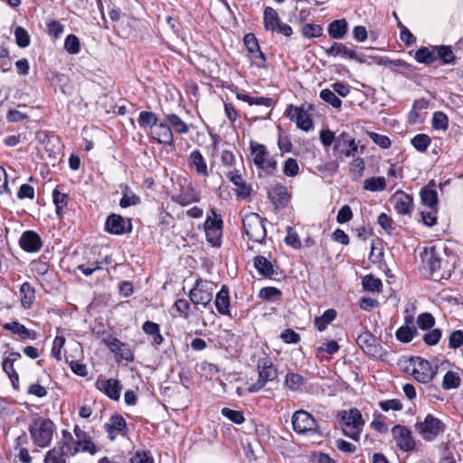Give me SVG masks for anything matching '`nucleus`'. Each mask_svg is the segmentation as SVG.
Wrapping results in <instances>:
<instances>
[{
	"mask_svg": "<svg viewBox=\"0 0 463 463\" xmlns=\"http://www.w3.org/2000/svg\"><path fill=\"white\" fill-rule=\"evenodd\" d=\"M271 203H288L291 199L288 189L282 184H276L268 192Z\"/></svg>",
	"mask_w": 463,
	"mask_h": 463,
	"instance_id": "nucleus-23",
	"label": "nucleus"
},
{
	"mask_svg": "<svg viewBox=\"0 0 463 463\" xmlns=\"http://www.w3.org/2000/svg\"><path fill=\"white\" fill-rule=\"evenodd\" d=\"M15 43L20 48H26L30 45V35L27 31L22 27L17 26L14 29Z\"/></svg>",
	"mask_w": 463,
	"mask_h": 463,
	"instance_id": "nucleus-44",
	"label": "nucleus"
},
{
	"mask_svg": "<svg viewBox=\"0 0 463 463\" xmlns=\"http://www.w3.org/2000/svg\"><path fill=\"white\" fill-rule=\"evenodd\" d=\"M415 329L409 326H402L396 332V337L398 340L408 343L413 339Z\"/></svg>",
	"mask_w": 463,
	"mask_h": 463,
	"instance_id": "nucleus-57",
	"label": "nucleus"
},
{
	"mask_svg": "<svg viewBox=\"0 0 463 463\" xmlns=\"http://www.w3.org/2000/svg\"><path fill=\"white\" fill-rule=\"evenodd\" d=\"M460 384V378L458 373L449 371L444 375L442 387L446 390L458 388Z\"/></svg>",
	"mask_w": 463,
	"mask_h": 463,
	"instance_id": "nucleus-45",
	"label": "nucleus"
},
{
	"mask_svg": "<svg viewBox=\"0 0 463 463\" xmlns=\"http://www.w3.org/2000/svg\"><path fill=\"white\" fill-rule=\"evenodd\" d=\"M126 427V421L122 416L111 417L109 421L104 425L106 431L109 433V439H114L116 435L123 430Z\"/></svg>",
	"mask_w": 463,
	"mask_h": 463,
	"instance_id": "nucleus-25",
	"label": "nucleus"
},
{
	"mask_svg": "<svg viewBox=\"0 0 463 463\" xmlns=\"http://www.w3.org/2000/svg\"><path fill=\"white\" fill-rule=\"evenodd\" d=\"M331 90L337 93L339 96L345 98L350 93V87L348 84L342 81H336L331 84Z\"/></svg>",
	"mask_w": 463,
	"mask_h": 463,
	"instance_id": "nucleus-63",
	"label": "nucleus"
},
{
	"mask_svg": "<svg viewBox=\"0 0 463 463\" xmlns=\"http://www.w3.org/2000/svg\"><path fill=\"white\" fill-rule=\"evenodd\" d=\"M437 60L441 61L444 65H454L456 63V55L450 45H434L433 46Z\"/></svg>",
	"mask_w": 463,
	"mask_h": 463,
	"instance_id": "nucleus-20",
	"label": "nucleus"
},
{
	"mask_svg": "<svg viewBox=\"0 0 463 463\" xmlns=\"http://www.w3.org/2000/svg\"><path fill=\"white\" fill-rule=\"evenodd\" d=\"M64 49L71 54H77L80 50L79 38L74 34H69L64 41Z\"/></svg>",
	"mask_w": 463,
	"mask_h": 463,
	"instance_id": "nucleus-46",
	"label": "nucleus"
},
{
	"mask_svg": "<svg viewBox=\"0 0 463 463\" xmlns=\"http://www.w3.org/2000/svg\"><path fill=\"white\" fill-rule=\"evenodd\" d=\"M222 414L236 424H241L244 421L243 413L240 411H233L229 408H223L222 410Z\"/></svg>",
	"mask_w": 463,
	"mask_h": 463,
	"instance_id": "nucleus-55",
	"label": "nucleus"
},
{
	"mask_svg": "<svg viewBox=\"0 0 463 463\" xmlns=\"http://www.w3.org/2000/svg\"><path fill=\"white\" fill-rule=\"evenodd\" d=\"M364 188L371 192H380L386 188V181L384 177H370L364 180Z\"/></svg>",
	"mask_w": 463,
	"mask_h": 463,
	"instance_id": "nucleus-35",
	"label": "nucleus"
},
{
	"mask_svg": "<svg viewBox=\"0 0 463 463\" xmlns=\"http://www.w3.org/2000/svg\"><path fill=\"white\" fill-rule=\"evenodd\" d=\"M107 231L113 234H121L125 232V222L120 215L111 214L106 222Z\"/></svg>",
	"mask_w": 463,
	"mask_h": 463,
	"instance_id": "nucleus-28",
	"label": "nucleus"
},
{
	"mask_svg": "<svg viewBox=\"0 0 463 463\" xmlns=\"http://www.w3.org/2000/svg\"><path fill=\"white\" fill-rule=\"evenodd\" d=\"M323 33V28L319 24H306L302 27V34L306 38H317Z\"/></svg>",
	"mask_w": 463,
	"mask_h": 463,
	"instance_id": "nucleus-47",
	"label": "nucleus"
},
{
	"mask_svg": "<svg viewBox=\"0 0 463 463\" xmlns=\"http://www.w3.org/2000/svg\"><path fill=\"white\" fill-rule=\"evenodd\" d=\"M280 19L279 17V14L275 9L272 7H266L264 10V17H263V24L264 27L267 31L274 32L275 28L279 25L280 23Z\"/></svg>",
	"mask_w": 463,
	"mask_h": 463,
	"instance_id": "nucleus-29",
	"label": "nucleus"
},
{
	"mask_svg": "<svg viewBox=\"0 0 463 463\" xmlns=\"http://www.w3.org/2000/svg\"><path fill=\"white\" fill-rule=\"evenodd\" d=\"M348 24L345 19L334 20L328 24L327 32L332 39H343L347 33Z\"/></svg>",
	"mask_w": 463,
	"mask_h": 463,
	"instance_id": "nucleus-22",
	"label": "nucleus"
},
{
	"mask_svg": "<svg viewBox=\"0 0 463 463\" xmlns=\"http://www.w3.org/2000/svg\"><path fill=\"white\" fill-rule=\"evenodd\" d=\"M153 458L145 451H137L130 459V463H153Z\"/></svg>",
	"mask_w": 463,
	"mask_h": 463,
	"instance_id": "nucleus-64",
	"label": "nucleus"
},
{
	"mask_svg": "<svg viewBox=\"0 0 463 463\" xmlns=\"http://www.w3.org/2000/svg\"><path fill=\"white\" fill-rule=\"evenodd\" d=\"M365 164L363 158H354L350 165V173L354 178H360L364 171Z\"/></svg>",
	"mask_w": 463,
	"mask_h": 463,
	"instance_id": "nucleus-52",
	"label": "nucleus"
},
{
	"mask_svg": "<svg viewBox=\"0 0 463 463\" xmlns=\"http://www.w3.org/2000/svg\"><path fill=\"white\" fill-rule=\"evenodd\" d=\"M369 137L379 146L381 148L386 149L389 148L392 145L391 139L385 136L381 135L375 132H368Z\"/></svg>",
	"mask_w": 463,
	"mask_h": 463,
	"instance_id": "nucleus-53",
	"label": "nucleus"
},
{
	"mask_svg": "<svg viewBox=\"0 0 463 463\" xmlns=\"http://www.w3.org/2000/svg\"><path fill=\"white\" fill-rule=\"evenodd\" d=\"M156 128L152 134L153 138L157 143L169 146L174 145V134L165 118Z\"/></svg>",
	"mask_w": 463,
	"mask_h": 463,
	"instance_id": "nucleus-18",
	"label": "nucleus"
},
{
	"mask_svg": "<svg viewBox=\"0 0 463 463\" xmlns=\"http://www.w3.org/2000/svg\"><path fill=\"white\" fill-rule=\"evenodd\" d=\"M435 319L430 313H422L417 317V324L422 330L431 328L434 326Z\"/></svg>",
	"mask_w": 463,
	"mask_h": 463,
	"instance_id": "nucleus-54",
	"label": "nucleus"
},
{
	"mask_svg": "<svg viewBox=\"0 0 463 463\" xmlns=\"http://www.w3.org/2000/svg\"><path fill=\"white\" fill-rule=\"evenodd\" d=\"M251 55V65L257 68L262 69L266 67V56L260 51L257 49L256 52H250Z\"/></svg>",
	"mask_w": 463,
	"mask_h": 463,
	"instance_id": "nucleus-60",
	"label": "nucleus"
},
{
	"mask_svg": "<svg viewBox=\"0 0 463 463\" xmlns=\"http://www.w3.org/2000/svg\"><path fill=\"white\" fill-rule=\"evenodd\" d=\"M204 230L207 241L214 247L221 245V237L222 232V220L214 211L207 216Z\"/></svg>",
	"mask_w": 463,
	"mask_h": 463,
	"instance_id": "nucleus-10",
	"label": "nucleus"
},
{
	"mask_svg": "<svg viewBox=\"0 0 463 463\" xmlns=\"http://www.w3.org/2000/svg\"><path fill=\"white\" fill-rule=\"evenodd\" d=\"M17 198L20 200H33L34 198V188L28 184H23L17 191Z\"/></svg>",
	"mask_w": 463,
	"mask_h": 463,
	"instance_id": "nucleus-58",
	"label": "nucleus"
},
{
	"mask_svg": "<svg viewBox=\"0 0 463 463\" xmlns=\"http://www.w3.org/2000/svg\"><path fill=\"white\" fill-rule=\"evenodd\" d=\"M421 269L433 280L443 279L441 252L436 247L425 248L420 253Z\"/></svg>",
	"mask_w": 463,
	"mask_h": 463,
	"instance_id": "nucleus-2",
	"label": "nucleus"
},
{
	"mask_svg": "<svg viewBox=\"0 0 463 463\" xmlns=\"http://www.w3.org/2000/svg\"><path fill=\"white\" fill-rule=\"evenodd\" d=\"M319 97L322 100L330 104L335 109H340L342 107V100L336 97L335 93L331 89L322 90Z\"/></svg>",
	"mask_w": 463,
	"mask_h": 463,
	"instance_id": "nucleus-39",
	"label": "nucleus"
},
{
	"mask_svg": "<svg viewBox=\"0 0 463 463\" xmlns=\"http://www.w3.org/2000/svg\"><path fill=\"white\" fill-rule=\"evenodd\" d=\"M215 307L218 312L222 315H228L230 312L229 290L225 286H223L222 289L216 294Z\"/></svg>",
	"mask_w": 463,
	"mask_h": 463,
	"instance_id": "nucleus-26",
	"label": "nucleus"
},
{
	"mask_svg": "<svg viewBox=\"0 0 463 463\" xmlns=\"http://www.w3.org/2000/svg\"><path fill=\"white\" fill-rule=\"evenodd\" d=\"M434 181H430L425 187L420 190L421 203H438V193L435 189Z\"/></svg>",
	"mask_w": 463,
	"mask_h": 463,
	"instance_id": "nucleus-34",
	"label": "nucleus"
},
{
	"mask_svg": "<svg viewBox=\"0 0 463 463\" xmlns=\"http://www.w3.org/2000/svg\"><path fill=\"white\" fill-rule=\"evenodd\" d=\"M422 222L427 226H433L437 221L436 204H423L420 211Z\"/></svg>",
	"mask_w": 463,
	"mask_h": 463,
	"instance_id": "nucleus-32",
	"label": "nucleus"
},
{
	"mask_svg": "<svg viewBox=\"0 0 463 463\" xmlns=\"http://www.w3.org/2000/svg\"><path fill=\"white\" fill-rule=\"evenodd\" d=\"M250 149L253 155V162L256 165V166L262 165L263 160H265L268 154L266 146L262 144L251 141Z\"/></svg>",
	"mask_w": 463,
	"mask_h": 463,
	"instance_id": "nucleus-37",
	"label": "nucleus"
},
{
	"mask_svg": "<svg viewBox=\"0 0 463 463\" xmlns=\"http://www.w3.org/2000/svg\"><path fill=\"white\" fill-rule=\"evenodd\" d=\"M67 453L59 445L46 453L44 463H66Z\"/></svg>",
	"mask_w": 463,
	"mask_h": 463,
	"instance_id": "nucleus-33",
	"label": "nucleus"
},
{
	"mask_svg": "<svg viewBox=\"0 0 463 463\" xmlns=\"http://www.w3.org/2000/svg\"><path fill=\"white\" fill-rule=\"evenodd\" d=\"M363 286L366 290L380 292L383 288L382 280L373 275H366L363 279Z\"/></svg>",
	"mask_w": 463,
	"mask_h": 463,
	"instance_id": "nucleus-43",
	"label": "nucleus"
},
{
	"mask_svg": "<svg viewBox=\"0 0 463 463\" xmlns=\"http://www.w3.org/2000/svg\"><path fill=\"white\" fill-rule=\"evenodd\" d=\"M137 122L141 128H153L157 126L158 118L154 112L141 111Z\"/></svg>",
	"mask_w": 463,
	"mask_h": 463,
	"instance_id": "nucleus-38",
	"label": "nucleus"
},
{
	"mask_svg": "<svg viewBox=\"0 0 463 463\" xmlns=\"http://www.w3.org/2000/svg\"><path fill=\"white\" fill-rule=\"evenodd\" d=\"M326 53L327 56H341L344 58L354 60L360 63H364L367 61L365 54L357 52L355 50L350 49L341 43H334L329 48L326 49Z\"/></svg>",
	"mask_w": 463,
	"mask_h": 463,
	"instance_id": "nucleus-14",
	"label": "nucleus"
},
{
	"mask_svg": "<svg viewBox=\"0 0 463 463\" xmlns=\"http://www.w3.org/2000/svg\"><path fill=\"white\" fill-rule=\"evenodd\" d=\"M96 387L112 400H118L120 397L121 388L115 379L99 378L96 382Z\"/></svg>",
	"mask_w": 463,
	"mask_h": 463,
	"instance_id": "nucleus-16",
	"label": "nucleus"
},
{
	"mask_svg": "<svg viewBox=\"0 0 463 463\" xmlns=\"http://www.w3.org/2000/svg\"><path fill=\"white\" fill-rule=\"evenodd\" d=\"M20 357V354L12 353L10 357H7L3 362V369L8 374L13 386L15 388V383L18 382V373L14 368V362Z\"/></svg>",
	"mask_w": 463,
	"mask_h": 463,
	"instance_id": "nucleus-31",
	"label": "nucleus"
},
{
	"mask_svg": "<svg viewBox=\"0 0 463 463\" xmlns=\"http://www.w3.org/2000/svg\"><path fill=\"white\" fill-rule=\"evenodd\" d=\"M243 42L250 53L256 52L257 49L260 48L259 42L253 33H247L243 38Z\"/></svg>",
	"mask_w": 463,
	"mask_h": 463,
	"instance_id": "nucleus-62",
	"label": "nucleus"
},
{
	"mask_svg": "<svg viewBox=\"0 0 463 463\" xmlns=\"http://www.w3.org/2000/svg\"><path fill=\"white\" fill-rule=\"evenodd\" d=\"M298 164L295 158H288L283 165V173L288 177H294L298 174Z\"/></svg>",
	"mask_w": 463,
	"mask_h": 463,
	"instance_id": "nucleus-51",
	"label": "nucleus"
},
{
	"mask_svg": "<svg viewBox=\"0 0 463 463\" xmlns=\"http://www.w3.org/2000/svg\"><path fill=\"white\" fill-rule=\"evenodd\" d=\"M243 228L248 238L256 242H262L266 238V228L262 218L254 213L246 214L242 220Z\"/></svg>",
	"mask_w": 463,
	"mask_h": 463,
	"instance_id": "nucleus-6",
	"label": "nucleus"
},
{
	"mask_svg": "<svg viewBox=\"0 0 463 463\" xmlns=\"http://www.w3.org/2000/svg\"><path fill=\"white\" fill-rule=\"evenodd\" d=\"M287 232L288 234L285 238L286 243L294 249H299L301 247V241L298 235L293 232L292 228L289 226L287 227Z\"/></svg>",
	"mask_w": 463,
	"mask_h": 463,
	"instance_id": "nucleus-61",
	"label": "nucleus"
},
{
	"mask_svg": "<svg viewBox=\"0 0 463 463\" xmlns=\"http://www.w3.org/2000/svg\"><path fill=\"white\" fill-rule=\"evenodd\" d=\"M358 150L355 140L346 133H341L335 139V151L343 156L348 157L354 156Z\"/></svg>",
	"mask_w": 463,
	"mask_h": 463,
	"instance_id": "nucleus-15",
	"label": "nucleus"
},
{
	"mask_svg": "<svg viewBox=\"0 0 463 463\" xmlns=\"http://www.w3.org/2000/svg\"><path fill=\"white\" fill-rule=\"evenodd\" d=\"M254 265L258 271L265 277H271L274 273L273 265L263 256L256 257Z\"/></svg>",
	"mask_w": 463,
	"mask_h": 463,
	"instance_id": "nucleus-36",
	"label": "nucleus"
},
{
	"mask_svg": "<svg viewBox=\"0 0 463 463\" xmlns=\"http://www.w3.org/2000/svg\"><path fill=\"white\" fill-rule=\"evenodd\" d=\"M191 167L194 168L196 173L202 176L208 175V167L202 153L199 150H194L189 156Z\"/></svg>",
	"mask_w": 463,
	"mask_h": 463,
	"instance_id": "nucleus-21",
	"label": "nucleus"
},
{
	"mask_svg": "<svg viewBox=\"0 0 463 463\" xmlns=\"http://www.w3.org/2000/svg\"><path fill=\"white\" fill-rule=\"evenodd\" d=\"M47 31L49 35L54 39L60 38L64 31V26L57 20H52L47 24Z\"/></svg>",
	"mask_w": 463,
	"mask_h": 463,
	"instance_id": "nucleus-56",
	"label": "nucleus"
},
{
	"mask_svg": "<svg viewBox=\"0 0 463 463\" xmlns=\"http://www.w3.org/2000/svg\"><path fill=\"white\" fill-rule=\"evenodd\" d=\"M336 317L334 309H327L320 317L315 318V325L319 331H323L326 326L331 323Z\"/></svg>",
	"mask_w": 463,
	"mask_h": 463,
	"instance_id": "nucleus-42",
	"label": "nucleus"
},
{
	"mask_svg": "<svg viewBox=\"0 0 463 463\" xmlns=\"http://www.w3.org/2000/svg\"><path fill=\"white\" fill-rule=\"evenodd\" d=\"M436 369L437 367L434 368L429 361L420 357L413 360L412 375L420 383H427L430 382L437 373Z\"/></svg>",
	"mask_w": 463,
	"mask_h": 463,
	"instance_id": "nucleus-13",
	"label": "nucleus"
},
{
	"mask_svg": "<svg viewBox=\"0 0 463 463\" xmlns=\"http://www.w3.org/2000/svg\"><path fill=\"white\" fill-rule=\"evenodd\" d=\"M340 418L344 434L354 440H358L364 425L360 411L355 408L343 411L340 412Z\"/></svg>",
	"mask_w": 463,
	"mask_h": 463,
	"instance_id": "nucleus-3",
	"label": "nucleus"
},
{
	"mask_svg": "<svg viewBox=\"0 0 463 463\" xmlns=\"http://www.w3.org/2000/svg\"><path fill=\"white\" fill-rule=\"evenodd\" d=\"M356 342L364 353L373 357L383 359L386 354L374 335L368 331L360 334L357 336Z\"/></svg>",
	"mask_w": 463,
	"mask_h": 463,
	"instance_id": "nucleus-12",
	"label": "nucleus"
},
{
	"mask_svg": "<svg viewBox=\"0 0 463 463\" xmlns=\"http://www.w3.org/2000/svg\"><path fill=\"white\" fill-rule=\"evenodd\" d=\"M60 446L65 450L68 456H75L80 452L90 453L94 455L97 452V447L94 443H90V449H85V443L74 436L67 430L61 431V439Z\"/></svg>",
	"mask_w": 463,
	"mask_h": 463,
	"instance_id": "nucleus-8",
	"label": "nucleus"
},
{
	"mask_svg": "<svg viewBox=\"0 0 463 463\" xmlns=\"http://www.w3.org/2000/svg\"><path fill=\"white\" fill-rule=\"evenodd\" d=\"M414 58L419 63L426 65L431 64L437 61L433 46H431L430 48L420 47L416 51Z\"/></svg>",
	"mask_w": 463,
	"mask_h": 463,
	"instance_id": "nucleus-27",
	"label": "nucleus"
},
{
	"mask_svg": "<svg viewBox=\"0 0 463 463\" xmlns=\"http://www.w3.org/2000/svg\"><path fill=\"white\" fill-rule=\"evenodd\" d=\"M143 330L146 334L153 336V340L156 345L162 344L164 339L160 334L159 326L157 324L151 321H146L143 325Z\"/></svg>",
	"mask_w": 463,
	"mask_h": 463,
	"instance_id": "nucleus-41",
	"label": "nucleus"
},
{
	"mask_svg": "<svg viewBox=\"0 0 463 463\" xmlns=\"http://www.w3.org/2000/svg\"><path fill=\"white\" fill-rule=\"evenodd\" d=\"M165 118L173 133L186 134L189 131L188 125L176 114H166Z\"/></svg>",
	"mask_w": 463,
	"mask_h": 463,
	"instance_id": "nucleus-24",
	"label": "nucleus"
},
{
	"mask_svg": "<svg viewBox=\"0 0 463 463\" xmlns=\"http://www.w3.org/2000/svg\"><path fill=\"white\" fill-rule=\"evenodd\" d=\"M215 285L212 281L198 279L190 290L189 298L194 305L206 307L213 299Z\"/></svg>",
	"mask_w": 463,
	"mask_h": 463,
	"instance_id": "nucleus-7",
	"label": "nucleus"
},
{
	"mask_svg": "<svg viewBox=\"0 0 463 463\" xmlns=\"http://www.w3.org/2000/svg\"><path fill=\"white\" fill-rule=\"evenodd\" d=\"M293 430L298 434L313 433L317 431L316 420L305 411H297L291 418Z\"/></svg>",
	"mask_w": 463,
	"mask_h": 463,
	"instance_id": "nucleus-11",
	"label": "nucleus"
},
{
	"mask_svg": "<svg viewBox=\"0 0 463 463\" xmlns=\"http://www.w3.org/2000/svg\"><path fill=\"white\" fill-rule=\"evenodd\" d=\"M449 126V119L445 113L437 111L432 117V128L434 129L446 130Z\"/></svg>",
	"mask_w": 463,
	"mask_h": 463,
	"instance_id": "nucleus-48",
	"label": "nucleus"
},
{
	"mask_svg": "<svg viewBox=\"0 0 463 463\" xmlns=\"http://www.w3.org/2000/svg\"><path fill=\"white\" fill-rule=\"evenodd\" d=\"M414 429L423 440L430 442L445 430V425L438 418L428 414L424 420H417Z\"/></svg>",
	"mask_w": 463,
	"mask_h": 463,
	"instance_id": "nucleus-4",
	"label": "nucleus"
},
{
	"mask_svg": "<svg viewBox=\"0 0 463 463\" xmlns=\"http://www.w3.org/2000/svg\"><path fill=\"white\" fill-rule=\"evenodd\" d=\"M392 436L396 447L402 452H411L416 449L417 441L407 427L395 425L392 429Z\"/></svg>",
	"mask_w": 463,
	"mask_h": 463,
	"instance_id": "nucleus-9",
	"label": "nucleus"
},
{
	"mask_svg": "<svg viewBox=\"0 0 463 463\" xmlns=\"http://www.w3.org/2000/svg\"><path fill=\"white\" fill-rule=\"evenodd\" d=\"M4 327L12 331L14 334L20 335L24 339L30 337L29 329L18 322L5 324Z\"/></svg>",
	"mask_w": 463,
	"mask_h": 463,
	"instance_id": "nucleus-49",
	"label": "nucleus"
},
{
	"mask_svg": "<svg viewBox=\"0 0 463 463\" xmlns=\"http://www.w3.org/2000/svg\"><path fill=\"white\" fill-rule=\"evenodd\" d=\"M258 380L255 383L251 384L248 388V392H258L260 391L269 382H273L278 378V370L273 365V363L264 357L258 360Z\"/></svg>",
	"mask_w": 463,
	"mask_h": 463,
	"instance_id": "nucleus-5",
	"label": "nucleus"
},
{
	"mask_svg": "<svg viewBox=\"0 0 463 463\" xmlns=\"http://www.w3.org/2000/svg\"><path fill=\"white\" fill-rule=\"evenodd\" d=\"M296 124L298 128L307 132L311 130L314 127L312 118L304 109L298 117Z\"/></svg>",
	"mask_w": 463,
	"mask_h": 463,
	"instance_id": "nucleus-50",
	"label": "nucleus"
},
{
	"mask_svg": "<svg viewBox=\"0 0 463 463\" xmlns=\"http://www.w3.org/2000/svg\"><path fill=\"white\" fill-rule=\"evenodd\" d=\"M19 244L25 251L36 252L42 248V240L36 232L27 231L22 234Z\"/></svg>",
	"mask_w": 463,
	"mask_h": 463,
	"instance_id": "nucleus-17",
	"label": "nucleus"
},
{
	"mask_svg": "<svg viewBox=\"0 0 463 463\" xmlns=\"http://www.w3.org/2000/svg\"><path fill=\"white\" fill-rule=\"evenodd\" d=\"M307 380L301 374L288 372L285 376V387L293 392H302L305 390Z\"/></svg>",
	"mask_w": 463,
	"mask_h": 463,
	"instance_id": "nucleus-19",
	"label": "nucleus"
},
{
	"mask_svg": "<svg viewBox=\"0 0 463 463\" xmlns=\"http://www.w3.org/2000/svg\"><path fill=\"white\" fill-rule=\"evenodd\" d=\"M119 188L122 193V197L119 200V203H137L138 201V197L136 196L130 187L127 184H120Z\"/></svg>",
	"mask_w": 463,
	"mask_h": 463,
	"instance_id": "nucleus-59",
	"label": "nucleus"
},
{
	"mask_svg": "<svg viewBox=\"0 0 463 463\" xmlns=\"http://www.w3.org/2000/svg\"><path fill=\"white\" fill-rule=\"evenodd\" d=\"M21 293V305L24 308H30L35 299V292L33 287L28 282L22 284L20 288Z\"/></svg>",
	"mask_w": 463,
	"mask_h": 463,
	"instance_id": "nucleus-30",
	"label": "nucleus"
},
{
	"mask_svg": "<svg viewBox=\"0 0 463 463\" xmlns=\"http://www.w3.org/2000/svg\"><path fill=\"white\" fill-rule=\"evenodd\" d=\"M413 147L419 152H425L431 143L430 137L426 134H417L411 140Z\"/></svg>",
	"mask_w": 463,
	"mask_h": 463,
	"instance_id": "nucleus-40",
	"label": "nucleus"
},
{
	"mask_svg": "<svg viewBox=\"0 0 463 463\" xmlns=\"http://www.w3.org/2000/svg\"><path fill=\"white\" fill-rule=\"evenodd\" d=\"M29 432L35 445L45 448L52 442L54 424L49 419L37 417L32 420L29 426Z\"/></svg>",
	"mask_w": 463,
	"mask_h": 463,
	"instance_id": "nucleus-1",
	"label": "nucleus"
}]
</instances>
